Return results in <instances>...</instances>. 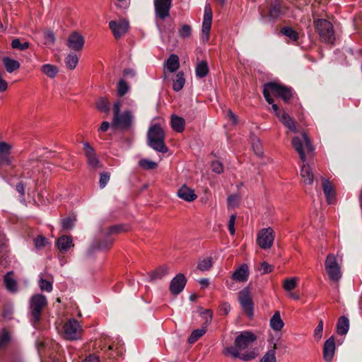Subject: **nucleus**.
<instances>
[{
	"instance_id": "393cba45",
	"label": "nucleus",
	"mask_w": 362,
	"mask_h": 362,
	"mask_svg": "<svg viewBox=\"0 0 362 362\" xmlns=\"http://www.w3.org/2000/svg\"><path fill=\"white\" fill-rule=\"evenodd\" d=\"M165 66L170 72L173 73L176 71L180 67V60L178 56L175 54H170L168 58Z\"/></svg>"
},
{
	"instance_id": "c03bdc74",
	"label": "nucleus",
	"mask_w": 362,
	"mask_h": 362,
	"mask_svg": "<svg viewBox=\"0 0 362 362\" xmlns=\"http://www.w3.org/2000/svg\"><path fill=\"white\" fill-rule=\"evenodd\" d=\"M212 264V259L211 257H207L199 261L197 269L203 272L207 271L211 269Z\"/></svg>"
},
{
	"instance_id": "a878e982",
	"label": "nucleus",
	"mask_w": 362,
	"mask_h": 362,
	"mask_svg": "<svg viewBox=\"0 0 362 362\" xmlns=\"http://www.w3.org/2000/svg\"><path fill=\"white\" fill-rule=\"evenodd\" d=\"M13 272H8L4 276V283L7 290L12 293L18 291L17 281L13 278Z\"/></svg>"
},
{
	"instance_id": "e2e57ef3",
	"label": "nucleus",
	"mask_w": 362,
	"mask_h": 362,
	"mask_svg": "<svg viewBox=\"0 0 362 362\" xmlns=\"http://www.w3.org/2000/svg\"><path fill=\"white\" fill-rule=\"evenodd\" d=\"M236 216L235 214H232L230 216L228 221V230L231 235H234L235 233V223Z\"/></svg>"
},
{
	"instance_id": "a19ab883",
	"label": "nucleus",
	"mask_w": 362,
	"mask_h": 362,
	"mask_svg": "<svg viewBox=\"0 0 362 362\" xmlns=\"http://www.w3.org/2000/svg\"><path fill=\"white\" fill-rule=\"evenodd\" d=\"M127 227L125 225L119 224L110 226L107 231L105 233L106 236H110L114 234H119L121 232L127 231Z\"/></svg>"
},
{
	"instance_id": "72a5a7b5",
	"label": "nucleus",
	"mask_w": 362,
	"mask_h": 362,
	"mask_svg": "<svg viewBox=\"0 0 362 362\" xmlns=\"http://www.w3.org/2000/svg\"><path fill=\"white\" fill-rule=\"evenodd\" d=\"M276 344H274L273 346L264 354L259 362H276Z\"/></svg>"
},
{
	"instance_id": "bb28decb",
	"label": "nucleus",
	"mask_w": 362,
	"mask_h": 362,
	"mask_svg": "<svg viewBox=\"0 0 362 362\" xmlns=\"http://www.w3.org/2000/svg\"><path fill=\"white\" fill-rule=\"evenodd\" d=\"M2 62L6 71L8 73H12L20 68V63L17 60L13 59L8 57H3Z\"/></svg>"
},
{
	"instance_id": "a18cd8bd",
	"label": "nucleus",
	"mask_w": 362,
	"mask_h": 362,
	"mask_svg": "<svg viewBox=\"0 0 362 362\" xmlns=\"http://www.w3.org/2000/svg\"><path fill=\"white\" fill-rule=\"evenodd\" d=\"M129 90V86L127 84V83L123 80L121 79L117 84V95L119 97L124 96Z\"/></svg>"
},
{
	"instance_id": "774afa93",
	"label": "nucleus",
	"mask_w": 362,
	"mask_h": 362,
	"mask_svg": "<svg viewBox=\"0 0 362 362\" xmlns=\"http://www.w3.org/2000/svg\"><path fill=\"white\" fill-rule=\"evenodd\" d=\"M230 310V306L228 303H223L220 307V312H222L225 315H228Z\"/></svg>"
},
{
	"instance_id": "cd10ccee",
	"label": "nucleus",
	"mask_w": 362,
	"mask_h": 362,
	"mask_svg": "<svg viewBox=\"0 0 362 362\" xmlns=\"http://www.w3.org/2000/svg\"><path fill=\"white\" fill-rule=\"evenodd\" d=\"M300 175L305 184L311 185L313 182L314 175L309 165L304 164L301 168Z\"/></svg>"
},
{
	"instance_id": "4be33fe9",
	"label": "nucleus",
	"mask_w": 362,
	"mask_h": 362,
	"mask_svg": "<svg viewBox=\"0 0 362 362\" xmlns=\"http://www.w3.org/2000/svg\"><path fill=\"white\" fill-rule=\"evenodd\" d=\"M249 276L248 266L246 264H242L238 268L232 275L233 280L240 282H245Z\"/></svg>"
},
{
	"instance_id": "ea45409f",
	"label": "nucleus",
	"mask_w": 362,
	"mask_h": 362,
	"mask_svg": "<svg viewBox=\"0 0 362 362\" xmlns=\"http://www.w3.org/2000/svg\"><path fill=\"white\" fill-rule=\"evenodd\" d=\"M78 62V58L75 54H69L65 59V63L68 69L73 70Z\"/></svg>"
},
{
	"instance_id": "f03ea898",
	"label": "nucleus",
	"mask_w": 362,
	"mask_h": 362,
	"mask_svg": "<svg viewBox=\"0 0 362 362\" xmlns=\"http://www.w3.org/2000/svg\"><path fill=\"white\" fill-rule=\"evenodd\" d=\"M262 93L266 101L272 105V106L276 104L271 96V93L280 98L286 103H288L295 94L291 87L275 81L264 83L263 85Z\"/></svg>"
},
{
	"instance_id": "69168bd1",
	"label": "nucleus",
	"mask_w": 362,
	"mask_h": 362,
	"mask_svg": "<svg viewBox=\"0 0 362 362\" xmlns=\"http://www.w3.org/2000/svg\"><path fill=\"white\" fill-rule=\"evenodd\" d=\"M11 157L0 153V167L4 165H10L11 164Z\"/></svg>"
},
{
	"instance_id": "aec40b11",
	"label": "nucleus",
	"mask_w": 362,
	"mask_h": 362,
	"mask_svg": "<svg viewBox=\"0 0 362 362\" xmlns=\"http://www.w3.org/2000/svg\"><path fill=\"white\" fill-rule=\"evenodd\" d=\"M335 339L333 336L325 341L323 346V358L326 362H330L335 352Z\"/></svg>"
},
{
	"instance_id": "e433bc0d",
	"label": "nucleus",
	"mask_w": 362,
	"mask_h": 362,
	"mask_svg": "<svg viewBox=\"0 0 362 362\" xmlns=\"http://www.w3.org/2000/svg\"><path fill=\"white\" fill-rule=\"evenodd\" d=\"M11 47L14 49H18L21 51L26 50L30 47L29 42L25 40H21L19 38L13 39L11 42Z\"/></svg>"
},
{
	"instance_id": "338daca9",
	"label": "nucleus",
	"mask_w": 362,
	"mask_h": 362,
	"mask_svg": "<svg viewBox=\"0 0 362 362\" xmlns=\"http://www.w3.org/2000/svg\"><path fill=\"white\" fill-rule=\"evenodd\" d=\"M10 341V336L8 332H4L0 336V347L6 346Z\"/></svg>"
},
{
	"instance_id": "4d7b16f0",
	"label": "nucleus",
	"mask_w": 362,
	"mask_h": 362,
	"mask_svg": "<svg viewBox=\"0 0 362 362\" xmlns=\"http://www.w3.org/2000/svg\"><path fill=\"white\" fill-rule=\"evenodd\" d=\"M202 315L205 317L204 325L207 327L209 324H211L213 317V313L211 310H204L200 313Z\"/></svg>"
},
{
	"instance_id": "5701e85b",
	"label": "nucleus",
	"mask_w": 362,
	"mask_h": 362,
	"mask_svg": "<svg viewBox=\"0 0 362 362\" xmlns=\"http://www.w3.org/2000/svg\"><path fill=\"white\" fill-rule=\"evenodd\" d=\"M57 245L59 251L64 254L71 247H74L72 238L70 236L63 235L57 240Z\"/></svg>"
},
{
	"instance_id": "20e7f679",
	"label": "nucleus",
	"mask_w": 362,
	"mask_h": 362,
	"mask_svg": "<svg viewBox=\"0 0 362 362\" xmlns=\"http://www.w3.org/2000/svg\"><path fill=\"white\" fill-rule=\"evenodd\" d=\"M121 101L117 100L113 106L112 125L122 130L129 129L133 122V115L130 110L120 112Z\"/></svg>"
},
{
	"instance_id": "49530a36",
	"label": "nucleus",
	"mask_w": 362,
	"mask_h": 362,
	"mask_svg": "<svg viewBox=\"0 0 362 362\" xmlns=\"http://www.w3.org/2000/svg\"><path fill=\"white\" fill-rule=\"evenodd\" d=\"M139 165L141 168L145 170H153L158 166V164L156 162L145 158L141 159L139 161Z\"/></svg>"
},
{
	"instance_id": "c756f323",
	"label": "nucleus",
	"mask_w": 362,
	"mask_h": 362,
	"mask_svg": "<svg viewBox=\"0 0 362 362\" xmlns=\"http://www.w3.org/2000/svg\"><path fill=\"white\" fill-rule=\"evenodd\" d=\"M284 325L281 318L280 313L276 311L270 320V326L275 331H281Z\"/></svg>"
},
{
	"instance_id": "680f3d73",
	"label": "nucleus",
	"mask_w": 362,
	"mask_h": 362,
	"mask_svg": "<svg viewBox=\"0 0 362 362\" xmlns=\"http://www.w3.org/2000/svg\"><path fill=\"white\" fill-rule=\"evenodd\" d=\"M11 146L8 143L1 141L0 142V153L11 156Z\"/></svg>"
},
{
	"instance_id": "0eeeda50",
	"label": "nucleus",
	"mask_w": 362,
	"mask_h": 362,
	"mask_svg": "<svg viewBox=\"0 0 362 362\" xmlns=\"http://www.w3.org/2000/svg\"><path fill=\"white\" fill-rule=\"evenodd\" d=\"M47 305V298L42 294H35L30 298L29 308L32 320L34 324H37L40 321L42 310Z\"/></svg>"
},
{
	"instance_id": "423d86ee",
	"label": "nucleus",
	"mask_w": 362,
	"mask_h": 362,
	"mask_svg": "<svg viewBox=\"0 0 362 362\" xmlns=\"http://www.w3.org/2000/svg\"><path fill=\"white\" fill-rule=\"evenodd\" d=\"M313 25L321 40L327 43H333L335 40L333 25L330 21L317 18L314 20Z\"/></svg>"
},
{
	"instance_id": "f704fd0d",
	"label": "nucleus",
	"mask_w": 362,
	"mask_h": 362,
	"mask_svg": "<svg viewBox=\"0 0 362 362\" xmlns=\"http://www.w3.org/2000/svg\"><path fill=\"white\" fill-rule=\"evenodd\" d=\"M168 267L165 265L158 267L156 269L153 271L150 274L151 280L160 279L168 274Z\"/></svg>"
},
{
	"instance_id": "473e14b6",
	"label": "nucleus",
	"mask_w": 362,
	"mask_h": 362,
	"mask_svg": "<svg viewBox=\"0 0 362 362\" xmlns=\"http://www.w3.org/2000/svg\"><path fill=\"white\" fill-rule=\"evenodd\" d=\"M280 33L289 38V40L292 42H297L299 38L298 32L290 26H285L281 28Z\"/></svg>"
},
{
	"instance_id": "6ab92c4d",
	"label": "nucleus",
	"mask_w": 362,
	"mask_h": 362,
	"mask_svg": "<svg viewBox=\"0 0 362 362\" xmlns=\"http://www.w3.org/2000/svg\"><path fill=\"white\" fill-rule=\"evenodd\" d=\"M322 187L328 204H334L337 202L336 190L333 184L325 178L322 179Z\"/></svg>"
},
{
	"instance_id": "052dcab7",
	"label": "nucleus",
	"mask_w": 362,
	"mask_h": 362,
	"mask_svg": "<svg viewBox=\"0 0 362 362\" xmlns=\"http://www.w3.org/2000/svg\"><path fill=\"white\" fill-rule=\"evenodd\" d=\"M211 169L212 171L220 174L223 172V164L218 160H214L211 163Z\"/></svg>"
},
{
	"instance_id": "bf43d9fd",
	"label": "nucleus",
	"mask_w": 362,
	"mask_h": 362,
	"mask_svg": "<svg viewBox=\"0 0 362 362\" xmlns=\"http://www.w3.org/2000/svg\"><path fill=\"white\" fill-rule=\"evenodd\" d=\"M322 330H323V322L322 320H320L317 327L314 330V337L317 340H320L322 336Z\"/></svg>"
},
{
	"instance_id": "1a4fd4ad",
	"label": "nucleus",
	"mask_w": 362,
	"mask_h": 362,
	"mask_svg": "<svg viewBox=\"0 0 362 362\" xmlns=\"http://www.w3.org/2000/svg\"><path fill=\"white\" fill-rule=\"evenodd\" d=\"M82 329L78 322L71 319L63 326L64 337L68 340H76L81 337Z\"/></svg>"
},
{
	"instance_id": "0e129e2a",
	"label": "nucleus",
	"mask_w": 362,
	"mask_h": 362,
	"mask_svg": "<svg viewBox=\"0 0 362 362\" xmlns=\"http://www.w3.org/2000/svg\"><path fill=\"white\" fill-rule=\"evenodd\" d=\"M45 40H46V42L48 44L53 45L55 42V36L53 32L48 30L46 31L44 34Z\"/></svg>"
},
{
	"instance_id": "412c9836",
	"label": "nucleus",
	"mask_w": 362,
	"mask_h": 362,
	"mask_svg": "<svg viewBox=\"0 0 362 362\" xmlns=\"http://www.w3.org/2000/svg\"><path fill=\"white\" fill-rule=\"evenodd\" d=\"M177 196L185 202H191L197 198L194 190L186 185H183L177 192Z\"/></svg>"
},
{
	"instance_id": "9d476101",
	"label": "nucleus",
	"mask_w": 362,
	"mask_h": 362,
	"mask_svg": "<svg viewBox=\"0 0 362 362\" xmlns=\"http://www.w3.org/2000/svg\"><path fill=\"white\" fill-rule=\"evenodd\" d=\"M274 238V231L272 228H263L257 234V243L262 249H269L272 246Z\"/></svg>"
},
{
	"instance_id": "4468645a",
	"label": "nucleus",
	"mask_w": 362,
	"mask_h": 362,
	"mask_svg": "<svg viewBox=\"0 0 362 362\" xmlns=\"http://www.w3.org/2000/svg\"><path fill=\"white\" fill-rule=\"evenodd\" d=\"M173 0H154L155 13L157 18L165 20L170 16Z\"/></svg>"
},
{
	"instance_id": "f8f14e48",
	"label": "nucleus",
	"mask_w": 362,
	"mask_h": 362,
	"mask_svg": "<svg viewBox=\"0 0 362 362\" xmlns=\"http://www.w3.org/2000/svg\"><path fill=\"white\" fill-rule=\"evenodd\" d=\"M109 28L112 30L114 37L119 40L129 29V21L126 19H119V21H111L109 22Z\"/></svg>"
},
{
	"instance_id": "8fccbe9b",
	"label": "nucleus",
	"mask_w": 362,
	"mask_h": 362,
	"mask_svg": "<svg viewBox=\"0 0 362 362\" xmlns=\"http://www.w3.org/2000/svg\"><path fill=\"white\" fill-rule=\"evenodd\" d=\"M34 244L37 250H41L45 247L47 244H48V240L42 235H37L34 239Z\"/></svg>"
},
{
	"instance_id": "c85d7f7f",
	"label": "nucleus",
	"mask_w": 362,
	"mask_h": 362,
	"mask_svg": "<svg viewBox=\"0 0 362 362\" xmlns=\"http://www.w3.org/2000/svg\"><path fill=\"white\" fill-rule=\"evenodd\" d=\"M349 327V320L345 316L339 318L337 325V332L339 335H344L347 333Z\"/></svg>"
},
{
	"instance_id": "79ce46f5",
	"label": "nucleus",
	"mask_w": 362,
	"mask_h": 362,
	"mask_svg": "<svg viewBox=\"0 0 362 362\" xmlns=\"http://www.w3.org/2000/svg\"><path fill=\"white\" fill-rule=\"evenodd\" d=\"M96 107L101 112H107L110 110V103L105 98H100L96 102Z\"/></svg>"
},
{
	"instance_id": "09e8293b",
	"label": "nucleus",
	"mask_w": 362,
	"mask_h": 362,
	"mask_svg": "<svg viewBox=\"0 0 362 362\" xmlns=\"http://www.w3.org/2000/svg\"><path fill=\"white\" fill-rule=\"evenodd\" d=\"M75 221L76 218L74 217L71 216H68L65 218H63L61 221L62 229L64 230H71L74 225Z\"/></svg>"
},
{
	"instance_id": "13d9d810",
	"label": "nucleus",
	"mask_w": 362,
	"mask_h": 362,
	"mask_svg": "<svg viewBox=\"0 0 362 362\" xmlns=\"http://www.w3.org/2000/svg\"><path fill=\"white\" fill-rule=\"evenodd\" d=\"M112 245V240L107 238L103 242L98 244V249L100 250H109Z\"/></svg>"
},
{
	"instance_id": "58836bf2",
	"label": "nucleus",
	"mask_w": 362,
	"mask_h": 362,
	"mask_svg": "<svg viewBox=\"0 0 362 362\" xmlns=\"http://www.w3.org/2000/svg\"><path fill=\"white\" fill-rule=\"evenodd\" d=\"M42 71L49 78H54L57 73L58 69L57 66L47 64L42 66Z\"/></svg>"
},
{
	"instance_id": "a211bd4d",
	"label": "nucleus",
	"mask_w": 362,
	"mask_h": 362,
	"mask_svg": "<svg viewBox=\"0 0 362 362\" xmlns=\"http://www.w3.org/2000/svg\"><path fill=\"white\" fill-rule=\"evenodd\" d=\"M84 37L78 32H72L67 38V46L74 51H81L84 45Z\"/></svg>"
},
{
	"instance_id": "f3484780",
	"label": "nucleus",
	"mask_w": 362,
	"mask_h": 362,
	"mask_svg": "<svg viewBox=\"0 0 362 362\" xmlns=\"http://www.w3.org/2000/svg\"><path fill=\"white\" fill-rule=\"evenodd\" d=\"M187 284V279L183 274H177L170 281L169 289L172 294L180 293Z\"/></svg>"
},
{
	"instance_id": "7ed1b4c3",
	"label": "nucleus",
	"mask_w": 362,
	"mask_h": 362,
	"mask_svg": "<svg viewBox=\"0 0 362 362\" xmlns=\"http://www.w3.org/2000/svg\"><path fill=\"white\" fill-rule=\"evenodd\" d=\"M165 132L160 124L151 125L147 133V144L153 150L165 153L168 148L165 144Z\"/></svg>"
},
{
	"instance_id": "39448f33",
	"label": "nucleus",
	"mask_w": 362,
	"mask_h": 362,
	"mask_svg": "<svg viewBox=\"0 0 362 362\" xmlns=\"http://www.w3.org/2000/svg\"><path fill=\"white\" fill-rule=\"evenodd\" d=\"M291 144L298 153L300 159L302 162L306 161V153L308 155L313 154L315 150L308 134L303 132L302 139L295 136L291 140Z\"/></svg>"
},
{
	"instance_id": "37998d69",
	"label": "nucleus",
	"mask_w": 362,
	"mask_h": 362,
	"mask_svg": "<svg viewBox=\"0 0 362 362\" xmlns=\"http://www.w3.org/2000/svg\"><path fill=\"white\" fill-rule=\"evenodd\" d=\"M240 196L238 194H230L227 198L228 206L230 208H237L239 206Z\"/></svg>"
},
{
	"instance_id": "c9c22d12",
	"label": "nucleus",
	"mask_w": 362,
	"mask_h": 362,
	"mask_svg": "<svg viewBox=\"0 0 362 362\" xmlns=\"http://www.w3.org/2000/svg\"><path fill=\"white\" fill-rule=\"evenodd\" d=\"M185 83V78L183 72H178L176 74L175 79L173 80V88L175 91H180L182 89Z\"/></svg>"
},
{
	"instance_id": "603ef678",
	"label": "nucleus",
	"mask_w": 362,
	"mask_h": 362,
	"mask_svg": "<svg viewBox=\"0 0 362 362\" xmlns=\"http://www.w3.org/2000/svg\"><path fill=\"white\" fill-rule=\"evenodd\" d=\"M192 33L191 27L187 25H183L181 28L179 30V35L182 38H187L189 37Z\"/></svg>"
},
{
	"instance_id": "6e6552de",
	"label": "nucleus",
	"mask_w": 362,
	"mask_h": 362,
	"mask_svg": "<svg viewBox=\"0 0 362 362\" xmlns=\"http://www.w3.org/2000/svg\"><path fill=\"white\" fill-rule=\"evenodd\" d=\"M325 268L329 279L333 282L338 283L341 279L342 272L341 265L334 254L327 255L325 261Z\"/></svg>"
},
{
	"instance_id": "3c124183",
	"label": "nucleus",
	"mask_w": 362,
	"mask_h": 362,
	"mask_svg": "<svg viewBox=\"0 0 362 362\" xmlns=\"http://www.w3.org/2000/svg\"><path fill=\"white\" fill-rule=\"evenodd\" d=\"M39 286L42 291L50 292L52 290V284L51 281L40 278L39 280Z\"/></svg>"
},
{
	"instance_id": "2eb2a0df",
	"label": "nucleus",
	"mask_w": 362,
	"mask_h": 362,
	"mask_svg": "<svg viewBox=\"0 0 362 362\" xmlns=\"http://www.w3.org/2000/svg\"><path fill=\"white\" fill-rule=\"evenodd\" d=\"M83 147L88 167L93 170H96L97 169L102 168L103 165L99 161L93 147H91L88 143H84Z\"/></svg>"
},
{
	"instance_id": "5fc2aeb1",
	"label": "nucleus",
	"mask_w": 362,
	"mask_h": 362,
	"mask_svg": "<svg viewBox=\"0 0 362 362\" xmlns=\"http://www.w3.org/2000/svg\"><path fill=\"white\" fill-rule=\"evenodd\" d=\"M252 148L256 155L258 156H262L263 154V151L262 149L260 141L259 139L256 138L252 141Z\"/></svg>"
},
{
	"instance_id": "6e6d98bb",
	"label": "nucleus",
	"mask_w": 362,
	"mask_h": 362,
	"mask_svg": "<svg viewBox=\"0 0 362 362\" xmlns=\"http://www.w3.org/2000/svg\"><path fill=\"white\" fill-rule=\"evenodd\" d=\"M274 267L267 262H263L261 263L259 267L258 268L259 271L262 274H268L273 271Z\"/></svg>"
},
{
	"instance_id": "4c0bfd02",
	"label": "nucleus",
	"mask_w": 362,
	"mask_h": 362,
	"mask_svg": "<svg viewBox=\"0 0 362 362\" xmlns=\"http://www.w3.org/2000/svg\"><path fill=\"white\" fill-rule=\"evenodd\" d=\"M206 332V325L201 328L194 329L188 338V342L189 344L195 343L201 337H202Z\"/></svg>"
},
{
	"instance_id": "2f4dec72",
	"label": "nucleus",
	"mask_w": 362,
	"mask_h": 362,
	"mask_svg": "<svg viewBox=\"0 0 362 362\" xmlns=\"http://www.w3.org/2000/svg\"><path fill=\"white\" fill-rule=\"evenodd\" d=\"M196 75L199 78H204L209 72V69L206 61L203 60L197 64L195 69Z\"/></svg>"
},
{
	"instance_id": "f257e3e1",
	"label": "nucleus",
	"mask_w": 362,
	"mask_h": 362,
	"mask_svg": "<svg viewBox=\"0 0 362 362\" xmlns=\"http://www.w3.org/2000/svg\"><path fill=\"white\" fill-rule=\"evenodd\" d=\"M257 340V336L252 332L245 331L240 332L235 339L234 346H228L223 350L225 356H231L235 358H240L244 361L254 359L257 354L255 350H247L244 354H240V351L248 348Z\"/></svg>"
},
{
	"instance_id": "b1692460",
	"label": "nucleus",
	"mask_w": 362,
	"mask_h": 362,
	"mask_svg": "<svg viewBox=\"0 0 362 362\" xmlns=\"http://www.w3.org/2000/svg\"><path fill=\"white\" fill-rule=\"evenodd\" d=\"M171 127L173 130L178 133H181L184 131L185 127V120L184 118L173 115L171 116Z\"/></svg>"
},
{
	"instance_id": "9b49d317",
	"label": "nucleus",
	"mask_w": 362,
	"mask_h": 362,
	"mask_svg": "<svg viewBox=\"0 0 362 362\" xmlns=\"http://www.w3.org/2000/svg\"><path fill=\"white\" fill-rule=\"evenodd\" d=\"M272 110L280 122L293 133L297 132L296 122L284 110H280L277 105H272Z\"/></svg>"
},
{
	"instance_id": "de8ad7c7",
	"label": "nucleus",
	"mask_w": 362,
	"mask_h": 362,
	"mask_svg": "<svg viewBox=\"0 0 362 362\" xmlns=\"http://www.w3.org/2000/svg\"><path fill=\"white\" fill-rule=\"evenodd\" d=\"M297 280L296 277L285 279L283 284L284 290L287 291L293 290L297 286Z\"/></svg>"
},
{
	"instance_id": "ddd939ff",
	"label": "nucleus",
	"mask_w": 362,
	"mask_h": 362,
	"mask_svg": "<svg viewBox=\"0 0 362 362\" xmlns=\"http://www.w3.org/2000/svg\"><path fill=\"white\" fill-rule=\"evenodd\" d=\"M238 298L244 311L250 317H252L254 314V303L250 296L249 290L247 288H244L240 291L239 293Z\"/></svg>"
},
{
	"instance_id": "dca6fc26",
	"label": "nucleus",
	"mask_w": 362,
	"mask_h": 362,
	"mask_svg": "<svg viewBox=\"0 0 362 362\" xmlns=\"http://www.w3.org/2000/svg\"><path fill=\"white\" fill-rule=\"evenodd\" d=\"M213 13L210 4H206L204 7V15L202 23L203 40L208 42L211 27Z\"/></svg>"
},
{
	"instance_id": "864d4df0",
	"label": "nucleus",
	"mask_w": 362,
	"mask_h": 362,
	"mask_svg": "<svg viewBox=\"0 0 362 362\" xmlns=\"http://www.w3.org/2000/svg\"><path fill=\"white\" fill-rule=\"evenodd\" d=\"M110 173L108 172H103L100 173V187L104 188L110 180Z\"/></svg>"
},
{
	"instance_id": "7c9ffc66",
	"label": "nucleus",
	"mask_w": 362,
	"mask_h": 362,
	"mask_svg": "<svg viewBox=\"0 0 362 362\" xmlns=\"http://www.w3.org/2000/svg\"><path fill=\"white\" fill-rule=\"evenodd\" d=\"M281 13V5L279 1H275L270 6L269 17L272 20H276Z\"/></svg>"
}]
</instances>
